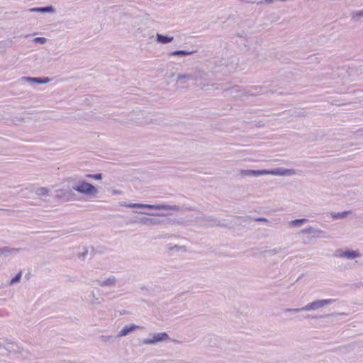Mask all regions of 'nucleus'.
<instances>
[{
    "label": "nucleus",
    "instance_id": "nucleus-1",
    "mask_svg": "<svg viewBox=\"0 0 363 363\" xmlns=\"http://www.w3.org/2000/svg\"><path fill=\"white\" fill-rule=\"evenodd\" d=\"M289 171V170L283 169V168H276V169H257V170L241 169L240 174L244 177L249 176V177H255L262 176V175H268V174L284 176V175H286L287 172Z\"/></svg>",
    "mask_w": 363,
    "mask_h": 363
},
{
    "label": "nucleus",
    "instance_id": "nucleus-2",
    "mask_svg": "<svg viewBox=\"0 0 363 363\" xmlns=\"http://www.w3.org/2000/svg\"><path fill=\"white\" fill-rule=\"evenodd\" d=\"M72 189L80 194L87 196H95L98 193V190L95 186L85 181H80L79 184L74 186Z\"/></svg>",
    "mask_w": 363,
    "mask_h": 363
},
{
    "label": "nucleus",
    "instance_id": "nucleus-3",
    "mask_svg": "<svg viewBox=\"0 0 363 363\" xmlns=\"http://www.w3.org/2000/svg\"><path fill=\"white\" fill-rule=\"evenodd\" d=\"M121 206H125L128 208H147V209H155V210H174L175 209L176 206H172L169 205H152V204H143L138 203H127L123 202L121 203Z\"/></svg>",
    "mask_w": 363,
    "mask_h": 363
},
{
    "label": "nucleus",
    "instance_id": "nucleus-4",
    "mask_svg": "<svg viewBox=\"0 0 363 363\" xmlns=\"http://www.w3.org/2000/svg\"><path fill=\"white\" fill-rule=\"evenodd\" d=\"M168 218L163 216L141 217L138 218L136 222L145 225H157L167 223Z\"/></svg>",
    "mask_w": 363,
    "mask_h": 363
},
{
    "label": "nucleus",
    "instance_id": "nucleus-5",
    "mask_svg": "<svg viewBox=\"0 0 363 363\" xmlns=\"http://www.w3.org/2000/svg\"><path fill=\"white\" fill-rule=\"evenodd\" d=\"M335 301V299H320L311 302L303 307V309L306 311H314L324 307L326 305L331 304Z\"/></svg>",
    "mask_w": 363,
    "mask_h": 363
},
{
    "label": "nucleus",
    "instance_id": "nucleus-6",
    "mask_svg": "<svg viewBox=\"0 0 363 363\" xmlns=\"http://www.w3.org/2000/svg\"><path fill=\"white\" fill-rule=\"evenodd\" d=\"M169 340V336L166 332L155 333L151 338L143 339L142 342L144 345H155L165 340Z\"/></svg>",
    "mask_w": 363,
    "mask_h": 363
},
{
    "label": "nucleus",
    "instance_id": "nucleus-7",
    "mask_svg": "<svg viewBox=\"0 0 363 363\" xmlns=\"http://www.w3.org/2000/svg\"><path fill=\"white\" fill-rule=\"evenodd\" d=\"M56 197L65 201L73 199L74 193L71 189H59L56 191Z\"/></svg>",
    "mask_w": 363,
    "mask_h": 363
},
{
    "label": "nucleus",
    "instance_id": "nucleus-8",
    "mask_svg": "<svg viewBox=\"0 0 363 363\" xmlns=\"http://www.w3.org/2000/svg\"><path fill=\"white\" fill-rule=\"evenodd\" d=\"M29 13H55V9L52 6H46L43 7H33L30 8L27 11Z\"/></svg>",
    "mask_w": 363,
    "mask_h": 363
},
{
    "label": "nucleus",
    "instance_id": "nucleus-9",
    "mask_svg": "<svg viewBox=\"0 0 363 363\" xmlns=\"http://www.w3.org/2000/svg\"><path fill=\"white\" fill-rule=\"evenodd\" d=\"M140 328V326L135 325V324H130L128 325H125L121 331L117 335L118 337H124L128 335H129L130 333L133 332L136 329Z\"/></svg>",
    "mask_w": 363,
    "mask_h": 363
},
{
    "label": "nucleus",
    "instance_id": "nucleus-10",
    "mask_svg": "<svg viewBox=\"0 0 363 363\" xmlns=\"http://www.w3.org/2000/svg\"><path fill=\"white\" fill-rule=\"evenodd\" d=\"M208 80V74L201 69H196L193 72V81L206 82Z\"/></svg>",
    "mask_w": 363,
    "mask_h": 363
},
{
    "label": "nucleus",
    "instance_id": "nucleus-11",
    "mask_svg": "<svg viewBox=\"0 0 363 363\" xmlns=\"http://www.w3.org/2000/svg\"><path fill=\"white\" fill-rule=\"evenodd\" d=\"M22 79L26 82H30L38 84H46L50 81L48 77H23Z\"/></svg>",
    "mask_w": 363,
    "mask_h": 363
},
{
    "label": "nucleus",
    "instance_id": "nucleus-12",
    "mask_svg": "<svg viewBox=\"0 0 363 363\" xmlns=\"http://www.w3.org/2000/svg\"><path fill=\"white\" fill-rule=\"evenodd\" d=\"M96 282L101 287L113 286L116 284V278L115 276H110L104 281L97 280Z\"/></svg>",
    "mask_w": 363,
    "mask_h": 363
},
{
    "label": "nucleus",
    "instance_id": "nucleus-13",
    "mask_svg": "<svg viewBox=\"0 0 363 363\" xmlns=\"http://www.w3.org/2000/svg\"><path fill=\"white\" fill-rule=\"evenodd\" d=\"M196 52V50H174L169 53V56L173 57V56H179V57H185L187 55H190L192 54H194Z\"/></svg>",
    "mask_w": 363,
    "mask_h": 363
},
{
    "label": "nucleus",
    "instance_id": "nucleus-14",
    "mask_svg": "<svg viewBox=\"0 0 363 363\" xmlns=\"http://www.w3.org/2000/svg\"><path fill=\"white\" fill-rule=\"evenodd\" d=\"M174 40L172 36H169L167 35H163L160 33H157L156 35V40L157 43L161 44H167L171 43Z\"/></svg>",
    "mask_w": 363,
    "mask_h": 363
},
{
    "label": "nucleus",
    "instance_id": "nucleus-15",
    "mask_svg": "<svg viewBox=\"0 0 363 363\" xmlns=\"http://www.w3.org/2000/svg\"><path fill=\"white\" fill-rule=\"evenodd\" d=\"M302 233L304 234H315L320 235L324 233V231L320 229H316L312 226H309L302 230Z\"/></svg>",
    "mask_w": 363,
    "mask_h": 363
},
{
    "label": "nucleus",
    "instance_id": "nucleus-16",
    "mask_svg": "<svg viewBox=\"0 0 363 363\" xmlns=\"http://www.w3.org/2000/svg\"><path fill=\"white\" fill-rule=\"evenodd\" d=\"M165 247L169 252H173V251L186 252V247L184 245L168 244L166 245Z\"/></svg>",
    "mask_w": 363,
    "mask_h": 363
},
{
    "label": "nucleus",
    "instance_id": "nucleus-17",
    "mask_svg": "<svg viewBox=\"0 0 363 363\" xmlns=\"http://www.w3.org/2000/svg\"><path fill=\"white\" fill-rule=\"evenodd\" d=\"M351 213L350 211H345L342 212H338V213H331L330 216L331 218L334 220H338V219H343L346 218L349 214Z\"/></svg>",
    "mask_w": 363,
    "mask_h": 363
},
{
    "label": "nucleus",
    "instance_id": "nucleus-18",
    "mask_svg": "<svg viewBox=\"0 0 363 363\" xmlns=\"http://www.w3.org/2000/svg\"><path fill=\"white\" fill-rule=\"evenodd\" d=\"M361 256L360 253L358 251L353 250H345V257L349 259H354L355 258L359 257Z\"/></svg>",
    "mask_w": 363,
    "mask_h": 363
},
{
    "label": "nucleus",
    "instance_id": "nucleus-19",
    "mask_svg": "<svg viewBox=\"0 0 363 363\" xmlns=\"http://www.w3.org/2000/svg\"><path fill=\"white\" fill-rule=\"evenodd\" d=\"M18 251V249L11 248L9 247H3L0 248V257H7L13 252Z\"/></svg>",
    "mask_w": 363,
    "mask_h": 363
},
{
    "label": "nucleus",
    "instance_id": "nucleus-20",
    "mask_svg": "<svg viewBox=\"0 0 363 363\" xmlns=\"http://www.w3.org/2000/svg\"><path fill=\"white\" fill-rule=\"evenodd\" d=\"M204 220L207 222L211 223V226H221L223 224L220 223V221L213 216H208L204 218Z\"/></svg>",
    "mask_w": 363,
    "mask_h": 363
},
{
    "label": "nucleus",
    "instance_id": "nucleus-21",
    "mask_svg": "<svg viewBox=\"0 0 363 363\" xmlns=\"http://www.w3.org/2000/svg\"><path fill=\"white\" fill-rule=\"evenodd\" d=\"M184 80L183 82H186V81L188 80H192L193 81V72L189 74H179L177 77V81H182Z\"/></svg>",
    "mask_w": 363,
    "mask_h": 363
},
{
    "label": "nucleus",
    "instance_id": "nucleus-22",
    "mask_svg": "<svg viewBox=\"0 0 363 363\" xmlns=\"http://www.w3.org/2000/svg\"><path fill=\"white\" fill-rule=\"evenodd\" d=\"M308 220L306 218H298L293 220L290 222L291 225L294 227H298L306 223Z\"/></svg>",
    "mask_w": 363,
    "mask_h": 363
},
{
    "label": "nucleus",
    "instance_id": "nucleus-23",
    "mask_svg": "<svg viewBox=\"0 0 363 363\" xmlns=\"http://www.w3.org/2000/svg\"><path fill=\"white\" fill-rule=\"evenodd\" d=\"M21 277H22V272H18V274H16L14 277H13L10 282H9V284L10 285H13L14 284H16V283H18L20 282L21 279Z\"/></svg>",
    "mask_w": 363,
    "mask_h": 363
},
{
    "label": "nucleus",
    "instance_id": "nucleus-24",
    "mask_svg": "<svg viewBox=\"0 0 363 363\" xmlns=\"http://www.w3.org/2000/svg\"><path fill=\"white\" fill-rule=\"evenodd\" d=\"M85 177L89 178V179H94L95 180H101L103 178V175L101 173H97V174H87L85 175Z\"/></svg>",
    "mask_w": 363,
    "mask_h": 363
},
{
    "label": "nucleus",
    "instance_id": "nucleus-25",
    "mask_svg": "<svg viewBox=\"0 0 363 363\" xmlns=\"http://www.w3.org/2000/svg\"><path fill=\"white\" fill-rule=\"evenodd\" d=\"M49 190L45 187H40L37 189L36 194L38 196H46L48 194Z\"/></svg>",
    "mask_w": 363,
    "mask_h": 363
},
{
    "label": "nucleus",
    "instance_id": "nucleus-26",
    "mask_svg": "<svg viewBox=\"0 0 363 363\" xmlns=\"http://www.w3.org/2000/svg\"><path fill=\"white\" fill-rule=\"evenodd\" d=\"M253 89H255V91H250V95H257V94L264 93L263 87H255V88H253Z\"/></svg>",
    "mask_w": 363,
    "mask_h": 363
},
{
    "label": "nucleus",
    "instance_id": "nucleus-27",
    "mask_svg": "<svg viewBox=\"0 0 363 363\" xmlns=\"http://www.w3.org/2000/svg\"><path fill=\"white\" fill-rule=\"evenodd\" d=\"M303 307L298 308H285L284 309V313H298L301 311H303Z\"/></svg>",
    "mask_w": 363,
    "mask_h": 363
},
{
    "label": "nucleus",
    "instance_id": "nucleus-28",
    "mask_svg": "<svg viewBox=\"0 0 363 363\" xmlns=\"http://www.w3.org/2000/svg\"><path fill=\"white\" fill-rule=\"evenodd\" d=\"M345 250H342V249H337L334 252V256L337 257H345Z\"/></svg>",
    "mask_w": 363,
    "mask_h": 363
},
{
    "label": "nucleus",
    "instance_id": "nucleus-29",
    "mask_svg": "<svg viewBox=\"0 0 363 363\" xmlns=\"http://www.w3.org/2000/svg\"><path fill=\"white\" fill-rule=\"evenodd\" d=\"M363 17V10L357 11L352 13V18L359 19Z\"/></svg>",
    "mask_w": 363,
    "mask_h": 363
},
{
    "label": "nucleus",
    "instance_id": "nucleus-30",
    "mask_svg": "<svg viewBox=\"0 0 363 363\" xmlns=\"http://www.w3.org/2000/svg\"><path fill=\"white\" fill-rule=\"evenodd\" d=\"M47 39L44 37H36L33 39V42L43 45L46 43Z\"/></svg>",
    "mask_w": 363,
    "mask_h": 363
},
{
    "label": "nucleus",
    "instance_id": "nucleus-31",
    "mask_svg": "<svg viewBox=\"0 0 363 363\" xmlns=\"http://www.w3.org/2000/svg\"><path fill=\"white\" fill-rule=\"evenodd\" d=\"M140 289L144 291V295L149 296L152 294V290L147 288L146 286H141Z\"/></svg>",
    "mask_w": 363,
    "mask_h": 363
},
{
    "label": "nucleus",
    "instance_id": "nucleus-32",
    "mask_svg": "<svg viewBox=\"0 0 363 363\" xmlns=\"http://www.w3.org/2000/svg\"><path fill=\"white\" fill-rule=\"evenodd\" d=\"M100 338L103 342H107L110 341L111 340H112L113 337L112 336H108V335H101L100 337Z\"/></svg>",
    "mask_w": 363,
    "mask_h": 363
},
{
    "label": "nucleus",
    "instance_id": "nucleus-33",
    "mask_svg": "<svg viewBox=\"0 0 363 363\" xmlns=\"http://www.w3.org/2000/svg\"><path fill=\"white\" fill-rule=\"evenodd\" d=\"M88 253V250L84 248V251L83 252L79 253V258L84 259Z\"/></svg>",
    "mask_w": 363,
    "mask_h": 363
},
{
    "label": "nucleus",
    "instance_id": "nucleus-34",
    "mask_svg": "<svg viewBox=\"0 0 363 363\" xmlns=\"http://www.w3.org/2000/svg\"><path fill=\"white\" fill-rule=\"evenodd\" d=\"M254 220L256 222L269 223V220H267V218H263V217H259V218H255Z\"/></svg>",
    "mask_w": 363,
    "mask_h": 363
},
{
    "label": "nucleus",
    "instance_id": "nucleus-35",
    "mask_svg": "<svg viewBox=\"0 0 363 363\" xmlns=\"http://www.w3.org/2000/svg\"><path fill=\"white\" fill-rule=\"evenodd\" d=\"M275 0H261L260 1H259L257 4H262L264 3H267V4H270V3H273Z\"/></svg>",
    "mask_w": 363,
    "mask_h": 363
},
{
    "label": "nucleus",
    "instance_id": "nucleus-36",
    "mask_svg": "<svg viewBox=\"0 0 363 363\" xmlns=\"http://www.w3.org/2000/svg\"><path fill=\"white\" fill-rule=\"evenodd\" d=\"M299 318H300V319H301V318L309 319V318H317L318 317V316H312L311 315H307L305 316H300Z\"/></svg>",
    "mask_w": 363,
    "mask_h": 363
},
{
    "label": "nucleus",
    "instance_id": "nucleus-37",
    "mask_svg": "<svg viewBox=\"0 0 363 363\" xmlns=\"http://www.w3.org/2000/svg\"><path fill=\"white\" fill-rule=\"evenodd\" d=\"M279 252V249L274 248L273 250H269V253L271 255H275V254L278 253Z\"/></svg>",
    "mask_w": 363,
    "mask_h": 363
},
{
    "label": "nucleus",
    "instance_id": "nucleus-38",
    "mask_svg": "<svg viewBox=\"0 0 363 363\" xmlns=\"http://www.w3.org/2000/svg\"><path fill=\"white\" fill-rule=\"evenodd\" d=\"M1 349H4V350H7V351H9V349H8V348L5 347V346H4V345H3L1 343H0V350H1Z\"/></svg>",
    "mask_w": 363,
    "mask_h": 363
},
{
    "label": "nucleus",
    "instance_id": "nucleus-39",
    "mask_svg": "<svg viewBox=\"0 0 363 363\" xmlns=\"http://www.w3.org/2000/svg\"><path fill=\"white\" fill-rule=\"evenodd\" d=\"M91 296H92L93 298H94V297H95V294H94V293L93 291L91 293Z\"/></svg>",
    "mask_w": 363,
    "mask_h": 363
},
{
    "label": "nucleus",
    "instance_id": "nucleus-40",
    "mask_svg": "<svg viewBox=\"0 0 363 363\" xmlns=\"http://www.w3.org/2000/svg\"><path fill=\"white\" fill-rule=\"evenodd\" d=\"M140 213H142V214H147V213H145V212H140Z\"/></svg>",
    "mask_w": 363,
    "mask_h": 363
},
{
    "label": "nucleus",
    "instance_id": "nucleus-41",
    "mask_svg": "<svg viewBox=\"0 0 363 363\" xmlns=\"http://www.w3.org/2000/svg\"><path fill=\"white\" fill-rule=\"evenodd\" d=\"M113 193L114 194H118V191H114Z\"/></svg>",
    "mask_w": 363,
    "mask_h": 363
}]
</instances>
